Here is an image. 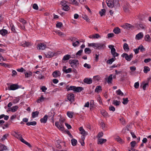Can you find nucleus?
I'll use <instances>...</instances> for the list:
<instances>
[{
    "label": "nucleus",
    "instance_id": "nucleus-1",
    "mask_svg": "<svg viewBox=\"0 0 151 151\" xmlns=\"http://www.w3.org/2000/svg\"><path fill=\"white\" fill-rule=\"evenodd\" d=\"M88 46L92 47L95 49H103L105 46L104 44L99 43H88Z\"/></svg>",
    "mask_w": 151,
    "mask_h": 151
},
{
    "label": "nucleus",
    "instance_id": "nucleus-2",
    "mask_svg": "<svg viewBox=\"0 0 151 151\" xmlns=\"http://www.w3.org/2000/svg\"><path fill=\"white\" fill-rule=\"evenodd\" d=\"M69 63L71 66L73 68H76L79 64L78 61L76 59L70 60L69 61Z\"/></svg>",
    "mask_w": 151,
    "mask_h": 151
},
{
    "label": "nucleus",
    "instance_id": "nucleus-3",
    "mask_svg": "<svg viewBox=\"0 0 151 151\" xmlns=\"http://www.w3.org/2000/svg\"><path fill=\"white\" fill-rule=\"evenodd\" d=\"M124 29L127 30H132L134 28V26L130 24L126 23L121 26Z\"/></svg>",
    "mask_w": 151,
    "mask_h": 151
},
{
    "label": "nucleus",
    "instance_id": "nucleus-4",
    "mask_svg": "<svg viewBox=\"0 0 151 151\" xmlns=\"http://www.w3.org/2000/svg\"><path fill=\"white\" fill-rule=\"evenodd\" d=\"M121 56L122 57L124 58L125 59L128 61H130L131 60L133 57V55L130 54L128 55L126 53H124L122 54Z\"/></svg>",
    "mask_w": 151,
    "mask_h": 151
},
{
    "label": "nucleus",
    "instance_id": "nucleus-5",
    "mask_svg": "<svg viewBox=\"0 0 151 151\" xmlns=\"http://www.w3.org/2000/svg\"><path fill=\"white\" fill-rule=\"evenodd\" d=\"M55 114L53 111H51L48 113V114L47 115V118L49 119L50 120H51L52 122L54 123V116Z\"/></svg>",
    "mask_w": 151,
    "mask_h": 151
},
{
    "label": "nucleus",
    "instance_id": "nucleus-6",
    "mask_svg": "<svg viewBox=\"0 0 151 151\" xmlns=\"http://www.w3.org/2000/svg\"><path fill=\"white\" fill-rule=\"evenodd\" d=\"M55 125L59 130L62 131L64 130L63 124L61 123V122H60V124L59 122H55Z\"/></svg>",
    "mask_w": 151,
    "mask_h": 151
},
{
    "label": "nucleus",
    "instance_id": "nucleus-7",
    "mask_svg": "<svg viewBox=\"0 0 151 151\" xmlns=\"http://www.w3.org/2000/svg\"><path fill=\"white\" fill-rule=\"evenodd\" d=\"M117 2V0H113L112 1L110 0L106 1V2L108 6L110 8H112L114 6V4L116 2Z\"/></svg>",
    "mask_w": 151,
    "mask_h": 151
},
{
    "label": "nucleus",
    "instance_id": "nucleus-8",
    "mask_svg": "<svg viewBox=\"0 0 151 151\" xmlns=\"http://www.w3.org/2000/svg\"><path fill=\"white\" fill-rule=\"evenodd\" d=\"M46 45L43 43H39L37 46V49L43 50L45 49L46 47Z\"/></svg>",
    "mask_w": 151,
    "mask_h": 151
},
{
    "label": "nucleus",
    "instance_id": "nucleus-9",
    "mask_svg": "<svg viewBox=\"0 0 151 151\" xmlns=\"http://www.w3.org/2000/svg\"><path fill=\"white\" fill-rule=\"evenodd\" d=\"M67 98L68 100L71 102H72L74 100V96L73 93H70L68 95Z\"/></svg>",
    "mask_w": 151,
    "mask_h": 151
},
{
    "label": "nucleus",
    "instance_id": "nucleus-10",
    "mask_svg": "<svg viewBox=\"0 0 151 151\" xmlns=\"http://www.w3.org/2000/svg\"><path fill=\"white\" fill-rule=\"evenodd\" d=\"M61 74L59 70H56L53 72L52 73V76L54 78L59 77Z\"/></svg>",
    "mask_w": 151,
    "mask_h": 151
},
{
    "label": "nucleus",
    "instance_id": "nucleus-11",
    "mask_svg": "<svg viewBox=\"0 0 151 151\" xmlns=\"http://www.w3.org/2000/svg\"><path fill=\"white\" fill-rule=\"evenodd\" d=\"M55 53L51 51L48 52L45 54L46 57L48 58H50L52 57L54 55Z\"/></svg>",
    "mask_w": 151,
    "mask_h": 151
},
{
    "label": "nucleus",
    "instance_id": "nucleus-12",
    "mask_svg": "<svg viewBox=\"0 0 151 151\" xmlns=\"http://www.w3.org/2000/svg\"><path fill=\"white\" fill-rule=\"evenodd\" d=\"M19 88V86L16 84H13L10 86L9 90H14Z\"/></svg>",
    "mask_w": 151,
    "mask_h": 151
},
{
    "label": "nucleus",
    "instance_id": "nucleus-13",
    "mask_svg": "<svg viewBox=\"0 0 151 151\" xmlns=\"http://www.w3.org/2000/svg\"><path fill=\"white\" fill-rule=\"evenodd\" d=\"M79 130L80 131V133L83 136H85L88 134V132H86L82 127L79 128Z\"/></svg>",
    "mask_w": 151,
    "mask_h": 151
},
{
    "label": "nucleus",
    "instance_id": "nucleus-14",
    "mask_svg": "<svg viewBox=\"0 0 151 151\" xmlns=\"http://www.w3.org/2000/svg\"><path fill=\"white\" fill-rule=\"evenodd\" d=\"M18 109V107L17 106H12L11 108H10L9 110V111H11L13 112L16 111Z\"/></svg>",
    "mask_w": 151,
    "mask_h": 151
},
{
    "label": "nucleus",
    "instance_id": "nucleus-15",
    "mask_svg": "<svg viewBox=\"0 0 151 151\" xmlns=\"http://www.w3.org/2000/svg\"><path fill=\"white\" fill-rule=\"evenodd\" d=\"M149 86L148 83H145V82H143L141 84L140 87H142L143 89L145 90L146 89V88Z\"/></svg>",
    "mask_w": 151,
    "mask_h": 151
},
{
    "label": "nucleus",
    "instance_id": "nucleus-16",
    "mask_svg": "<svg viewBox=\"0 0 151 151\" xmlns=\"http://www.w3.org/2000/svg\"><path fill=\"white\" fill-rule=\"evenodd\" d=\"M84 82L87 84H91L92 82V80L91 78H85L84 80Z\"/></svg>",
    "mask_w": 151,
    "mask_h": 151
},
{
    "label": "nucleus",
    "instance_id": "nucleus-17",
    "mask_svg": "<svg viewBox=\"0 0 151 151\" xmlns=\"http://www.w3.org/2000/svg\"><path fill=\"white\" fill-rule=\"evenodd\" d=\"M83 90V88L82 87H77L75 86L74 91L79 92Z\"/></svg>",
    "mask_w": 151,
    "mask_h": 151
},
{
    "label": "nucleus",
    "instance_id": "nucleus-18",
    "mask_svg": "<svg viewBox=\"0 0 151 151\" xmlns=\"http://www.w3.org/2000/svg\"><path fill=\"white\" fill-rule=\"evenodd\" d=\"M69 4H71L78 6L79 4L78 2L76 0H69Z\"/></svg>",
    "mask_w": 151,
    "mask_h": 151
},
{
    "label": "nucleus",
    "instance_id": "nucleus-19",
    "mask_svg": "<svg viewBox=\"0 0 151 151\" xmlns=\"http://www.w3.org/2000/svg\"><path fill=\"white\" fill-rule=\"evenodd\" d=\"M143 36V35L142 33L140 32L136 35V38L137 39L139 40L142 38Z\"/></svg>",
    "mask_w": 151,
    "mask_h": 151
},
{
    "label": "nucleus",
    "instance_id": "nucleus-20",
    "mask_svg": "<svg viewBox=\"0 0 151 151\" xmlns=\"http://www.w3.org/2000/svg\"><path fill=\"white\" fill-rule=\"evenodd\" d=\"M47 115H45L43 118L40 119V122L41 123H46L47 121Z\"/></svg>",
    "mask_w": 151,
    "mask_h": 151
},
{
    "label": "nucleus",
    "instance_id": "nucleus-21",
    "mask_svg": "<svg viewBox=\"0 0 151 151\" xmlns=\"http://www.w3.org/2000/svg\"><path fill=\"white\" fill-rule=\"evenodd\" d=\"M123 48L124 50L126 52L128 51L129 50L128 45L126 43L124 44L123 45Z\"/></svg>",
    "mask_w": 151,
    "mask_h": 151
},
{
    "label": "nucleus",
    "instance_id": "nucleus-22",
    "mask_svg": "<svg viewBox=\"0 0 151 151\" xmlns=\"http://www.w3.org/2000/svg\"><path fill=\"white\" fill-rule=\"evenodd\" d=\"M30 45V43L26 41L23 42L21 43V45L23 47H28Z\"/></svg>",
    "mask_w": 151,
    "mask_h": 151
},
{
    "label": "nucleus",
    "instance_id": "nucleus-23",
    "mask_svg": "<svg viewBox=\"0 0 151 151\" xmlns=\"http://www.w3.org/2000/svg\"><path fill=\"white\" fill-rule=\"evenodd\" d=\"M7 31L5 29H2L0 31V34L2 36H5L7 33Z\"/></svg>",
    "mask_w": 151,
    "mask_h": 151
},
{
    "label": "nucleus",
    "instance_id": "nucleus-24",
    "mask_svg": "<svg viewBox=\"0 0 151 151\" xmlns=\"http://www.w3.org/2000/svg\"><path fill=\"white\" fill-rule=\"evenodd\" d=\"M39 114V112L38 111L33 112L32 113V118H34L38 116Z\"/></svg>",
    "mask_w": 151,
    "mask_h": 151
},
{
    "label": "nucleus",
    "instance_id": "nucleus-25",
    "mask_svg": "<svg viewBox=\"0 0 151 151\" xmlns=\"http://www.w3.org/2000/svg\"><path fill=\"white\" fill-rule=\"evenodd\" d=\"M113 32L116 34H119L121 32L120 29L118 27L115 28L113 30Z\"/></svg>",
    "mask_w": 151,
    "mask_h": 151
},
{
    "label": "nucleus",
    "instance_id": "nucleus-26",
    "mask_svg": "<svg viewBox=\"0 0 151 151\" xmlns=\"http://www.w3.org/2000/svg\"><path fill=\"white\" fill-rule=\"evenodd\" d=\"M106 141V139H99L98 140V144H102L103 143L105 142Z\"/></svg>",
    "mask_w": 151,
    "mask_h": 151
},
{
    "label": "nucleus",
    "instance_id": "nucleus-27",
    "mask_svg": "<svg viewBox=\"0 0 151 151\" xmlns=\"http://www.w3.org/2000/svg\"><path fill=\"white\" fill-rule=\"evenodd\" d=\"M46 99L44 98L42 95H41L40 97V98L37 100V103H40L41 102H42L45 101V100Z\"/></svg>",
    "mask_w": 151,
    "mask_h": 151
},
{
    "label": "nucleus",
    "instance_id": "nucleus-28",
    "mask_svg": "<svg viewBox=\"0 0 151 151\" xmlns=\"http://www.w3.org/2000/svg\"><path fill=\"white\" fill-rule=\"evenodd\" d=\"M10 26L12 31L14 33H16V32L15 29V27L12 23L10 24Z\"/></svg>",
    "mask_w": 151,
    "mask_h": 151
},
{
    "label": "nucleus",
    "instance_id": "nucleus-29",
    "mask_svg": "<svg viewBox=\"0 0 151 151\" xmlns=\"http://www.w3.org/2000/svg\"><path fill=\"white\" fill-rule=\"evenodd\" d=\"M102 90L101 87L100 86L96 87L95 91L96 93H99Z\"/></svg>",
    "mask_w": 151,
    "mask_h": 151
},
{
    "label": "nucleus",
    "instance_id": "nucleus-30",
    "mask_svg": "<svg viewBox=\"0 0 151 151\" xmlns=\"http://www.w3.org/2000/svg\"><path fill=\"white\" fill-rule=\"evenodd\" d=\"M71 58V56L69 55H66L64 56L63 58V60L64 61L67 60H69Z\"/></svg>",
    "mask_w": 151,
    "mask_h": 151
},
{
    "label": "nucleus",
    "instance_id": "nucleus-31",
    "mask_svg": "<svg viewBox=\"0 0 151 151\" xmlns=\"http://www.w3.org/2000/svg\"><path fill=\"white\" fill-rule=\"evenodd\" d=\"M37 124V122L35 121H33L28 122L26 123V124L28 126L33 125L35 126Z\"/></svg>",
    "mask_w": 151,
    "mask_h": 151
},
{
    "label": "nucleus",
    "instance_id": "nucleus-32",
    "mask_svg": "<svg viewBox=\"0 0 151 151\" xmlns=\"http://www.w3.org/2000/svg\"><path fill=\"white\" fill-rule=\"evenodd\" d=\"M112 75L111 74L109 77L108 78L107 82L109 84L111 83L112 82Z\"/></svg>",
    "mask_w": 151,
    "mask_h": 151
},
{
    "label": "nucleus",
    "instance_id": "nucleus-33",
    "mask_svg": "<svg viewBox=\"0 0 151 151\" xmlns=\"http://www.w3.org/2000/svg\"><path fill=\"white\" fill-rule=\"evenodd\" d=\"M13 135L16 138L19 139L22 137V135L21 134H18L17 132H14V134H13Z\"/></svg>",
    "mask_w": 151,
    "mask_h": 151
},
{
    "label": "nucleus",
    "instance_id": "nucleus-34",
    "mask_svg": "<svg viewBox=\"0 0 151 151\" xmlns=\"http://www.w3.org/2000/svg\"><path fill=\"white\" fill-rule=\"evenodd\" d=\"M67 114V116L69 117L72 118L73 117V115L74 114V112H73L68 111Z\"/></svg>",
    "mask_w": 151,
    "mask_h": 151
},
{
    "label": "nucleus",
    "instance_id": "nucleus-35",
    "mask_svg": "<svg viewBox=\"0 0 151 151\" xmlns=\"http://www.w3.org/2000/svg\"><path fill=\"white\" fill-rule=\"evenodd\" d=\"M115 60V58H111L108 60L107 61L106 63L108 64H111L112 63V62Z\"/></svg>",
    "mask_w": 151,
    "mask_h": 151
},
{
    "label": "nucleus",
    "instance_id": "nucleus-36",
    "mask_svg": "<svg viewBox=\"0 0 151 151\" xmlns=\"http://www.w3.org/2000/svg\"><path fill=\"white\" fill-rule=\"evenodd\" d=\"M121 103V102L120 101H117V100H114L113 101L112 103L113 104L116 105L118 106Z\"/></svg>",
    "mask_w": 151,
    "mask_h": 151
},
{
    "label": "nucleus",
    "instance_id": "nucleus-37",
    "mask_svg": "<svg viewBox=\"0 0 151 151\" xmlns=\"http://www.w3.org/2000/svg\"><path fill=\"white\" fill-rule=\"evenodd\" d=\"M79 42L78 40L72 43V45L74 47H78L79 45Z\"/></svg>",
    "mask_w": 151,
    "mask_h": 151
},
{
    "label": "nucleus",
    "instance_id": "nucleus-38",
    "mask_svg": "<svg viewBox=\"0 0 151 151\" xmlns=\"http://www.w3.org/2000/svg\"><path fill=\"white\" fill-rule=\"evenodd\" d=\"M25 73V78H28L31 76L32 75V73L31 72H26Z\"/></svg>",
    "mask_w": 151,
    "mask_h": 151
},
{
    "label": "nucleus",
    "instance_id": "nucleus-39",
    "mask_svg": "<svg viewBox=\"0 0 151 151\" xmlns=\"http://www.w3.org/2000/svg\"><path fill=\"white\" fill-rule=\"evenodd\" d=\"M150 70V69L147 66H145L144 67V72L145 73H147Z\"/></svg>",
    "mask_w": 151,
    "mask_h": 151
},
{
    "label": "nucleus",
    "instance_id": "nucleus-40",
    "mask_svg": "<svg viewBox=\"0 0 151 151\" xmlns=\"http://www.w3.org/2000/svg\"><path fill=\"white\" fill-rule=\"evenodd\" d=\"M77 142V141L75 139H73L71 140L72 144L73 146H75L76 145Z\"/></svg>",
    "mask_w": 151,
    "mask_h": 151
},
{
    "label": "nucleus",
    "instance_id": "nucleus-41",
    "mask_svg": "<svg viewBox=\"0 0 151 151\" xmlns=\"http://www.w3.org/2000/svg\"><path fill=\"white\" fill-rule=\"evenodd\" d=\"M75 86H70L68 88L67 87V91H68L70 90H73L74 91Z\"/></svg>",
    "mask_w": 151,
    "mask_h": 151
},
{
    "label": "nucleus",
    "instance_id": "nucleus-42",
    "mask_svg": "<svg viewBox=\"0 0 151 151\" xmlns=\"http://www.w3.org/2000/svg\"><path fill=\"white\" fill-rule=\"evenodd\" d=\"M123 101L122 102V103L124 104V105L127 104L129 101L128 98H123Z\"/></svg>",
    "mask_w": 151,
    "mask_h": 151
},
{
    "label": "nucleus",
    "instance_id": "nucleus-43",
    "mask_svg": "<svg viewBox=\"0 0 151 151\" xmlns=\"http://www.w3.org/2000/svg\"><path fill=\"white\" fill-rule=\"evenodd\" d=\"M67 3V2L66 1L63 0L61 1L60 4L63 7L67 5L66 4Z\"/></svg>",
    "mask_w": 151,
    "mask_h": 151
},
{
    "label": "nucleus",
    "instance_id": "nucleus-44",
    "mask_svg": "<svg viewBox=\"0 0 151 151\" xmlns=\"http://www.w3.org/2000/svg\"><path fill=\"white\" fill-rule=\"evenodd\" d=\"M84 51L86 54H89L91 52V50L88 48H86L85 49Z\"/></svg>",
    "mask_w": 151,
    "mask_h": 151
},
{
    "label": "nucleus",
    "instance_id": "nucleus-45",
    "mask_svg": "<svg viewBox=\"0 0 151 151\" xmlns=\"http://www.w3.org/2000/svg\"><path fill=\"white\" fill-rule=\"evenodd\" d=\"M124 10L126 12H129V7L127 5V6L125 5L124 7Z\"/></svg>",
    "mask_w": 151,
    "mask_h": 151
},
{
    "label": "nucleus",
    "instance_id": "nucleus-46",
    "mask_svg": "<svg viewBox=\"0 0 151 151\" xmlns=\"http://www.w3.org/2000/svg\"><path fill=\"white\" fill-rule=\"evenodd\" d=\"M106 11L105 9H102L99 12V14L101 15V16H102L103 15L105 14Z\"/></svg>",
    "mask_w": 151,
    "mask_h": 151
},
{
    "label": "nucleus",
    "instance_id": "nucleus-47",
    "mask_svg": "<svg viewBox=\"0 0 151 151\" xmlns=\"http://www.w3.org/2000/svg\"><path fill=\"white\" fill-rule=\"evenodd\" d=\"M0 148L1 149H3V150H7L6 146L2 144H0Z\"/></svg>",
    "mask_w": 151,
    "mask_h": 151
},
{
    "label": "nucleus",
    "instance_id": "nucleus-48",
    "mask_svg": "<svg viewBox=\"0 0 151 151\" xmlns=\"http://www.w3.org/2000/svg\"><path fill=\"white\" fill-rule=\"evenodd\" d=\"M62 9L65 11H68L70 9V7L68 5H67L63 6Z\"/></svg>",
    "mask_w": 151,
    "mask_h": 151
},
{
    "label": "nucleus",
    "instance_id": "nucleus-49",
    "mask_svg": "<svg viewBox=\"0 0 151 151\" xmlns=\"http://www.w3.org/2000/svg\"><path fill=\"white\" fill-rule=\"evenodd\" d=\"M115 139L117 142L120 143H122L123 142V140L118 136L115 138Z\"/></svg>",
    "mask_w": 151,
    "mask_h": 151
},
{
    "label": "nucleus",
    "instance_id": "nucleus-50",
    "mask_svg": "<svg viewBox=\"0 0 151 151\" xmlns=\"http://www.w3.org/2000/svg\"><path fill=\"white\" fill-rule=\"evenodd\" d=\"M63 26V24L61 22H58L56 24V27L57 28H60Z\"/></svg>",
    "mask_w": 151,
    "mask_h": 151
},
{
    "label": "nucleus",
    "instance_id": "nucleus-51",
    "mask_svg": "<svg viewBox=\"0 0 151 151\" xmlns=\"http://www.w3.org/2000/svg\"><path fill=\"white\" fill-rule=\"evenodd\" d=\"M136 144V142L135 141H132L130 143V144L131 145V148H133L135 147Z\"/></svg>",
    "mask_w": 151,
    "mask_h": 151
},
{
    "label": "nucleus",
    "instance_id": "nucleus-52",
    "mask_svg": "<svg viewBox=\"0 0 151 151\" xmlns=\"http://www.w3.org/2000/svg\"><path fill=\"white\" fill-rule=\"evenodd\" d=\"M138 49L139 50H140L141 52H143L144 51H145V48L142 45H140L138 47Z\"/></svg>",
    "mask_w": 151,
    "mask_h": 151
},
{
    "label": "nucleus",
    "instance_id": "nucleus-53",
    "mask_svg": "<svg viewBox=\"0 0 151 151\" xmlns=\"http://www.w3.org/2000/svg\"><path fill=\"white\" fill-rule=\"evenodd\" d=\"M116 93L118 95H120L122 96L123 95V93L121 91L120 89H119L116 91Z\"/></svg>",
    "mask_w": 151,
    "mask_h": 151
},
{
    "label": "nucleus",
    "instance_id": "nucleus-54",
    "mask_svg": "<svg viewBox=\"0 0 151 151\" xmlns=\"http://www.w3.org/2000/svg\"><path fill=\"white\" fill-rule=\"evenodd\" d=\"M69 39L70 40H71L72 42H74L78 40V39L76 38V37H70L69 38Z\"/></svg>",
    "mask_w": 151,
    "mask_h": 151
},
{
    "label": "nucleus",
    "instance_id": "nucleus-55",
    "mask_svg": "<svg viewBox=\"0 0 151 151\" xmlns=\"http://www.w3.org/2000/svg\"><path fill=\"white\" fill-rule=\"evenodd\" d=\"M145 40L146 41H149L150 40V38L149 35H146L145 37Z\"/></svg>",
    "mask_w": 151,
    "mask_h": 151
},
{
    "label": "nucleus",
    "instance_id": "nucleus-56",
    "mask_svg": "<svg viewBox=\"0 0 151 151\" xmlns=\"http://www.w3.org/2000/svg\"><path fill=\"white\" fill-rule=\"evenodd\" d=\"M19 21L21 22L22 23L23 25H24L25 24L27 23V22L23 19H20Z\"/></svg>",
    "mask_w": 151,
    "mask_h": 151
},
{
    "label": "nucleus",
    "instance_id": "nucleus-57",
    "mask_svg": "<svg viewBox=\"0 0 151 151\" xmlns=\"http://www.w3.org/2000/svg\"><path fill=\"white\" fill-rule=\"evenodd\" d=\"M101 113L102 115L104 116H106L108 114L106 111L104 110H102L101 111Z\"/></svg>",
    "mask_w": 151,
    "mask_h": 151
},
{
    "label": "nucleus",
    "instance_id": "nucleus-58",
    "mask_svg": "<svg viewBox=\"0 0 151 151\" xmlns=\"http://www.w3.org/2000/svg\"><path fill=\"white\" fill-rule=\"evenodd\" d=\"M92 37L94 38H99L100 37V36L98 34H96L94 35H92Z\"/></svg>",
    "mask_w": 151,
    "mask_h": 151
},
{
    "label": "nucleus",
    "instance_id": "nucleus-59",
    "mask_svg": "<svg viewBox=\"0 0 151 151\" xmlns=\"http://www.w3.org/2000/svg\"><path fill=\"white\" fill-rule=\"evenodd\" d=\"M83 18L84 19H85L86 21L87 22L89 21L90 20L89 19L88 17V16L86 15H83Z\"/></svg>",
    "mask_w": 151,
    "mask_h": 151
},
{
    "label": "nucleus",
    "instance_id": "nucleus-60",
    "mask_svg": "<svg viewBox=\"0 0 151 151\" xmlns=\"http://www.w3.org/2000/svg\"><path fill=\"white\" fill-rule=\"evenodd\" d=\"M100 79V77L98 76H96L93 77V79L95 81H98Z\"/></svg>",
    "mask_w": 151,
    "mask_h": 151
},
{
    "label": "nucleus",
    "instance_id": "nucleus-61",
    "mask_svg": "<svg viewBox=\"0 0 151 151\" xmlns=\"http://www.w3.org/2000/svg\"><path fill=\"white\" fill-rule=\"evenodd\" d=\"M8 136V134H6L4 135L1 138V140L2 141L4 140L7 138V137Z\"/></svg>",
    "mask_w": 151,
    "mask_h": 151
},
{
    "label": "nucleus",
    "instance_id": "nucleus-62",
    "mask_svg": "<svg viewBox=\"0 0 151 151\" xmlns=\"http://www.w3.org/2000/svg\"><path fill=\"white\" fill-rule=\"evenodd\" d=\"M17 71L20 72H22L23 71H25V70L23 68H20L17 69Z\"/></svg>",
    "mask_w": 151,
    "mask_h": 151
},
{
    "label": "nucleus",
    "instance_id": "nucleus-63",
    "mask_svg": "<svg viewBox=\"0 0 151 151\" xmlns=\"http://www.w3.org/2000/svg\"><path fill=\"white\" fill-rule=\"evenodd\" d=\"M83 66L84 67L87 68L88 69H89L91 68V65L86 63L84 64Z\"/></svg>",
    "mask_w": 151,
    "mask_h": 151
},
{
    "label": "nucleus",
    "instance_id": "nucleus-64",
    "mask_svg": "<svg viewBox=\"0 0 151 151\" xmlns=\"http://www.w3.org/2000/svg\"><path fill=\"white\" fill-rule=\"evenodd\" d=\"M139 86V83L138 82H137L134 83V87L136 88H138Z\"/></svg>",
    "mask_w": 151,
    "mask_h": 151
}]
</instances>
